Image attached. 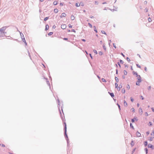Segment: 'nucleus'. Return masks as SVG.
Here are the masks:
<instances>
[{
	"instance_id": "obj_2",
	"label": "nucleus",
	"mask_w": 154,
	"mask_h": 154,
	"mask_svg": "<svg viewBox=\"0 0 154 154\" xmlns=\"http://www.w3.org/2000/svg\"><path fill=\"white\" fill-rule=\"evenodd\" d=\"M6 28L4 27L0 29V32H2L4 34L5 33L4 31H5Z\"/></svg>"
},
{
	"instance_id": "obj_46",
	"label": "nucleus",
	"mask_w": 154,
	"mask_h": 154,
	"mask_svg": "<svg viewBox=\"0 0 154 154\" xmlns=\"http://www.w3.org/2000/svg\"><path fill=\"white\" fill-rule=\"evenodd\" d=\"M63 39L64 40H68V38H63Z\"/></svg>"
},
{
	"instance_id": "obj_6",
	"label": "nucleus",
	"mask_w": 154,
	"mask_h": 154,
	"mask_svg": "<svg viewBox=\"0 0 154 154\" xmlns=\"http://www.w3.org/2000/svg\"><path fill=\"white\" fill-rule=\"evenodd\" d=\"M136 135L137 137H140L141 136L140 133L138 131H137L136 133Z\"/></svg>"
},
{
	"instance_id": "obj_55",
	"label": "nucleus",
	"mask_w": 154,
	"mask_h": 154,
	"mask_svg": "<svg viewBox=\"0 0 154 154\" xmlns=\"http://www.w3.org/2000/svg\"><path fill=\"white\" fill-rule=\"evenodd\" d=\"M82 41H84V42H85V39H82Z\"/></svg>"
},
{
	"instance_id": "obj_59",
	"label": "nucleus",
	"mask_w": 154,
	"mask_h": 154,
	"mask_svg": "<svg viewBox=\"0 0 154 154\" xmlns=\"http://www.w3.org/2000/svg\"><path fill=\"white\" fill-rule=\"evenodd\" d=\"M101 55H102V53L101 52L100 53H99Z\"/></svg>"
},
{
	"instance_id": "obj_36",
	"label": "nucleus",
	"mask_w": 154,
	"mask_h": 154,
	"mask_svg": "<svg viewBox=\"0 0 154 154\" xmlns=\"http://www.w3.org/2000/svg\"><path fill=\"white\" fill-rule=\"evenodd\" d=\"M131 144L132 146H133L134 145V143L133 141H131Z\"/></svg>"
},
{
	"instance_id": "obj_29",
	"label": "nucleus",
	"mask_w": 154,
	"mask_h": 154,
	"mask_svg": "<svg viewBox=\"0 0 154 154\" xmlns=\"http://www.w3.org/2000/svg\"><path fill=\"white\" fill-rule=\"evenodd\" d=\"M53 32H50L48 33V35H52L53 34Z\"/></svg>"
},
{
	"instance_id": "obj_7",
	"label": "nucleus",
	"mask_w": 154,
	"mask_h": 154,
	"mask_svg": "<svg viewBox=\"0 0 154 154\" xmlns=\"http://www.w3.org/2000/svg\"><path fill=\"white\" fill-rule=\"evenodd\" d=\"M64 124L65 125V128H64V129H65V134L66 135V123L65 122L64 123Z\"/></svg>"
},
{
	"instance_id": "obj_19",
	"label": "nucleus",
	"mask_w": 154,
	"mask_h": 154,
	"mask_svg": "<svg viewBox=\"0 0 154 154\" xmlns=\"http://www.w3.org/2000/svg\"><path fill=\"white\" fill-rule=\"evenodd\" d=\"M124 73L125 75H126L127 74V72L125 70H124Z\"/></svg>"
},
{
	"instance_id": "obj_5",
	"label": "nucleus",
	"mask_w": 154,
	"mask_h": 154,
	"mask_svg": "<svg viewBox=\"0 0 154 154\" xmlns=\"http://www.w3.org/2000/svg\"><path fill=\"white\" fill-rule=\"evenodd\" d=\"M66 14L64 13H62L61 15V16H60V17L61 18H62V17H65L66 16Z\"/></svg>"
},
{
	"instance_id": "obj_64",
	"label": "nucleus",
	"mask_w": 154,
	"mask_h": 154,
	"mask_svg": "<svg viewBox=\"0 0 154 154\" xmlns=\"http://www.w3.org/2000/svg\"><path fill=\"white\" fill-rule=\"evenodd\" d=\"M119 88H117V89H118V90H119L120 89V88H119Z\"/></svg>"
},
{
	"instance_id": "obj_24",
	"label": "nucleus",
	"mask_w": 154,
	"mask_h": 154,
	"mask_svg": "<svg viewBox=\"0 0 154 154\" xmlns=\"http://www.w3.org/2000/svg\"><path fill=\"white\" fill-rule=\"evenodd\" d=\"M48 19V17H46L44 19V20L45 21H46Z\"/></svg>"
},
{
	"instance_id": "obj_43",
	"label": "nucleus",
	"mask_w": 154,
	"mask_h": 154,
	"mask_svg": "<svg viewBox=\"0 0 154 154\" xmlns=\"http://www.w3.org/2000/svg\"><path fill=\"white\" fill-rule=\"evenodd\" d=\"M69 28H72V26L70 24H69Z\"/></svg>"
},
{
	"instance_id": "obj_50",
	"label": "nucleus",
	"mask_w": 154,
	"mask_h": 154,
	"mask_svg": "<svg viewBox=\"0 0 154 154\" xmlns=\"http://www.w3.org/2000/svg\"><path fill=\"white\" fill-rule=\"evenodd\" d=\"M56 26H55V25H54L53 26V28H54L55 29V28H56Z\"/></svg>"
},
{
	"instance_id": "obj_11",
	"label": "nucleus",
	"mask_w": 154,
	"mask_h": 154,
	"mask_svg": "<svg viewBox=\"0 0 154 154\" xmlns=\"http://www.w3.org/2000/svg\"><path fill=\"white\" fill-rule=\"evenodd\" d=\"M124 104L125 106H127L128 105V104L125 101H124Z\"/></svg>"
},
{
	"instance_id": "obj_10",
	"label": "nucleus",
	"mask_w": 154,
	"mask_h": 154,
	"mask_svg": "<svg viewBox=\"0 0 154 154\" xmlns=\"http://www.w3.org/2000/svg\"><path fill=\"white\" fill-rule=\"evenodd\" d=\"M135 120L136 121H137V119L136 118H134V119H132V120H131L132 122H134L135 121Z\"/></svg>"
},
{
	"instance_id": "obj_38",
	"label": "nucleus",
	"mask_w": 154,
	"mask_h": 154,
	"mask_svg": "<svg viewBox=\"0 0 154 154\" xmlns=\"http://www.w3.org/2000/svg\"><path fill=\"white\" fill-rule=\"evenodd\" d=\"M140 98H141V99H142V100H143V99H144V98H143V97L142 96H140Z\"/></svg>"
},
{
	"instance_id": "obj_9",
	"label": "nucleus",
	"mask_w": 154,
	"mask_h": 154,
	"mask_svg": "<svg viewBox=\"0 0 154 154\" xmlns=\"http://www.w3.org/2000/svg\"><path fill=\"white\" fill-rule=\"evenodd\" d=\"M49 26L48 25H46L45 26V30H48L49 29Z\"/></svg>"
},
{
	"instance_id": "obj_15",
	"label": "nucleus",
	"mask_w": 154,
	"mask_h": 154,
	"mask_svg": "<svg viewBox=\"0 0 154 154\" xmlns=\"http://www.w3.org/2000/svg\"><path fill=\"white\" fill-rule=\"evenodd\" d=\"M58 3V2L57 1H55L53 2V4L54 5H57Z\"/></svg>"
},
{
	"instance_id": "obj_17",
	"label": "nucleus",
	"mask_w": 154,
	"mask_h": 154,
	"mask_svg": "<svg viewBox=\"0 0 154 154\" xmlns=\"http://www.w3.org/2000/svg\"><path fill=\"white\" fill-rule=\"evenodd\" d=\"M140 82H139V81H137L136 83V85H139L140 83Z\"/></svg>"
},
{
	"instance_id": "obj_18",
	"label": "nucleus",
	"mask_w": 154,
	"mask_h": 154,
	"mask_svg": "<svg viewBox=\"0 0 154 154\" xmlns=\"http://www.w3.org/2000/svg\"><path fill=\"white\" fill-rule=\"evenodd\" d=\"M94 31H95V32H96V33H97V31L96 29V27L95 26H94Z\"/></svg>"
},
{
	"instance_id": "obj_14",
	"label": "nucleus",
	"mask_w": 154,
	"mask_h": 154,
	"mask_svg": "<svg viewBox=\"0 0 154 154\" xmlns=\"http://www.w3.org/2000/svg\"><path fill=\"white\" fill-rule=\"evenodd\" d=\"M71 19L72 20H73L75 19V17L74 16L72 15L71 17Z\"/></svg>"
},
{
	"instance_id": "obj_20",
	"label": "nucleus",
	"mask_w": 154,
	"mask_h": 154,
	"mask_svg": "<svg viewBox=\"0 0 154 154\" xmlns=\"http://www.w3.org/2000/svg\"><path fill=\"white\" fill-rule=\"evenodd\" d=\"M88 24L90 28H92V25L90 23H88Z\"/></svg>"
},
{
	"instance_id": "obj_1",
	"label": "nucleus",
	"mask_w": 154,
	"mask_h": 154,
	"mask_svg": "<svg viewBox=\"0 0 154 154\" xmlns=\"http://www.w3.org/2000/svg\"><path fill=\"white\" fill-rule=\"evenodd\" d=\"M151 136L149 137V140L150 141H151L152 140L153 138H154V131H153L152 132L151 134Z\"/></svg>"
},
{
	"instance_id": "obj_39",
	"label": "nucleus",
	"mask_w": 154,
	"mask_h": 154,
	"mask_svg": "<svg viewBox=\"0 0 154 154\" xmlns=\"http://www.w3.org/2000/svg\"><path fill=\"white\" fill-rule=\"evenodd\" d=\"M115 85L116 88H117V86H118V84L117 83H115Z\"/></svg>"
},
{
	"instance_id": "obj_42",
	"label": "nucleus",
	"mask_w": 154,
	"mask_h": 154,
	"mask_svg": "<svg viewBox=\"0 0 154 154\" xmlns=\"http://www.w3.org/2000/svg\"><path fill=\"white\" fill-rule=\"evenodd\" d=\"M149 126H151L152 125V123L151 122H149Z\"/></svg>"
},
{
	"instance_id": "obj_63",
	"label": "nucleus",
	"mask_w": 154,
	"mask_h": 154,
	"mask_svg": "<svg viewBox=\"0 0 154 154\" xmlns=\"http://www.w3.org/2000/svg\"><path fill=\"white\" fill-rule=\"evenodd\" d=\"M68 32H70V30H69L68 31Z\"/></svg>"
},
{
	"instance_id": "obj_16",
	"label": "nucleus",
	"mask_w": 154,
	"mask_h": 154,
	"mask_svg": "<svg viewBox=\"0 0 154 154\" xmlns=\"http://www.w3.org/2000/svg\"><path fill=\"white\" fill-rule=\"evenodd\" d=\"M139 112L141 113V114H142V110L141 108H140L139 109Z\"/></svg>"
},
{
	"instance_id": "obj_56",
	"label": "nucleus",
	"mask_w": 154,
	"mask_h": 154,
	"mask_svg": "<svg viewBox=\"0 0 154 154\" xmlns=\"http://www.w3.org/2000/svg\"><path fill=\"white\" fill-rule=\"evenodd\" d=\"M118 107H119V109H120V106L119 105V104H118Z\"/></svg>"
},
{
	"instance_id": "obj_8",
	"label": "nucleus",
	"mask_w": 154,
	"mask_h": 154,
	"mask_svg": "<svg viewBox=\"0 0 154 154\" xmlns=\"http://www.w3.org/2000/svg\"><path fill=\"white\" fill-rule=\"evenodd\" d=\"M54 12L55 13H57L58 12V10L57 8H55L54 10Z\"/></svg>"
},
{
	"instance_id": "obj_45",
	"label": "nucleus",
	"mask_w": 154,
	"mask_h": 154,
	"mask_svg": "<svg viewBox=\"0 0 154 154\" xmlns=\"http://www.w3.org/2000/svg\"><path fill=\"white\" fill-rule=\"evenodd\" d=\"M95 4L98 5V2L97 1H95Z\"/></svg>"
},
{
	"instance_id": "obj_21",
	"label": "nucleus",
	"mask_w": 154,
	"mask_h": 154,
	"mask_svg": "<svg viewBox=\"0 0 154 154\" xmlns=\"http://www.w3.org/2000/svg\"><path fill=\"white\" fill-rule=\"evenodd\" d=\"M110 94L112 97H114V95L113 93H110Z\"/></svg>"
},
{
	"instance_id": "obj_48",
	"label": "nucleus",
	"mask_w": 154,
	"mask_h": 154,
	"mask_svg": "<svg viewBox=\"0 0 154 154\" xmlns=\"http://www.w3.org/2000/svg\"><path fill=\"white\" fill-rule=\"evenodd\" d=\"M75 5L76 7H79V5L77 3Z\"/></svg>"
},
{
	"instance_id": "obj_61",
	"label": "nucleus",
	"mask_w": 154,
	"mask_h": 154,
	"mask_svg": "<svg viewBox=\"0 0 154 154\" xmlns=\"http://www.w3.org/2000/svg\"><path fill=\"white\" fill-rule=\"evenodd\" d=\"M125 90H124V91H123V93H125Z\"/></svg>"
},
{
	"instance_id": "obj_32",
	"label": "nucleus",
	"mask_w": 154,
	"mask_h": 154,
	"mask_svg": "<svg viewBox=\"0 0 154 154\" xmlns=\"http://www.w3.org/2000/svg\"><path fill=\"white\" fill-rule=\"evenodd\" d=\"M130 127L132 128H134V127L132 125V124L131 123H130Z\"/></svg>"
},
{
	"instance_id": "obj_52",
	"label": "nucleus",
	"mask_w": 154,
	"mask_h": 154,
	"mask_svg": "<svg viewBox=\"0 0 154 154\" xmlns=\"http://www.w3.org/2000/svg\"><path fill=\"white\" fill-rule=\"evenodd\" d=\"M120 62L122 63H123V61L122 60H120Z\"/></svg>"
},
{
	"instance_id": "obj_58",
	"label": "nucleus",
	"mask_w": 154,
	"mask_h": 154,
	"mask_svg": "<svg viewBox=\"0 0 154 154\" xmlns=\"http://www.w3.org/2000/svg\"><path fill=\"white\" fill-rule=\"evenodd\" d=\"M121 54H122V55L123 57H125L124 55L123 54V53H121Z\"/></svg>"
},
{
	"instance_id": "obj_30",
	"label": "nucleus",
	"mask_w": 154,
	"mask_h": 154,
	"mask_svg": "<svg viewBox=\"0 0 154 154\" xmlns=\"http://www.w3.org/2000/svg\"><path fill=\"white\" fill-rule=\"evenodd\" d=\"M130 86L129 85H127V88L128 89H130Z\"/></svg>"
},
{
	"instance_id": "obj_40",
	"label": "nucleus",
	"mask_w": 154,
	"mask_h": 154,
	"mask_svg": "<svg viewBox=\"0 0 154 154\" xmlns=\"http://www.w3.org/2000/svg\"><path fill=\"white\" fill-rule=\"evenodd\" d=\"M131 100L132 102H133V101H134V99H133L132 97L131 98Z\"/></svg>"
},
{
	"instance_id": "obj_28",
	"label": "nucleus",
	"mask_w": 154,
	"mask_h": 154,
	"mask_svg": "<svg viewBox=\"0 0 154 154\" xmlns=\"http://www.w3.org/2000/svg\"><path fill=\"white\" fill-rule=\"evenodd\" d=\"M136 66H137V67H138V68H141V66H140V65H139V64H136Z\"/></svg>"
},
{
	"instance_id": "obj_26",
	"label": "nucleus",
	"mask_w": 154,
	"mask_h": 154,
	"mask_svg": "<svg viewBox=\"0 0 154 154\" xmlns=\"http://www.w3.org/2000/svg\"><path fill=\"white\" fill-rule=\"evenodd\" d=\"M127 60L128 61V62H130V59L128 57H127Z\"/></svg>"
},
{
	"instance_id": "obj_37",
	"label": "nucleus",
	"mask_w": 154,
	"mask_h": 154,
	"mask_svg": "<svg viewBox=\"0 0 154 154\" xmlns=\"http://www.w3.org/2000/svg\"><path fill=\"white\" fill-rule=\"evenodd\" d=\"M94 53H95L96 54H97V52L96 50H94Z\"/></svg>"
},
{
	"instance_id": "obj_13",
	"label": "nucleus",
	"mask_w": 154,
	"mask_h": 154,
	"mask_svg": "<svg viewBox=\"0 0 154 154\" xmlns=\"http://www.w3.org/2000/svg\"><path fill=\"white\" fill-rule=\"evenodd\" d=\"M133 73L134 75H137H137H138V74L136 72H135V71H133Z\"/></svg>"
},
{
	"instance_id": "obj_22",
	"label": "nucleus",
	"mask_w": 154,
	"mask_h": 154,
	"mask_svg": "<svg viewBox=\"0 0 154 154\" xmlns=\"http://www.w3.org/2000/svg\"><path fill=\"white\" fill-rule=\"evenodd\" d=\"M102 80L103 82H106V80L104 78L102 79Z\"/></svg>"
},
{
	"instance_id": "obj_12",
	"label": "nucleus",
	"mask_w": 154,
	"mask_h": 154,
	"mask_svg": "<svg viewBox=\"0 0 154 154\" xmlns=\"http://www.w3.org/2000/svg\"><path fill=\"white\" fill-rule=\"evenodd\" d=\"M23 41L25 43V45H27V43L26 41V40L25 39V38H24L23 39Z\"/></svg>"
},
{
	"instance_id": "obj_53",
	"label": "nucleus",
	"mask_w": 154,
	"mask_h": 154,
	"mask_svg": "<svg viewBox=\"0 0 154 154\" xmlns=\"http://www.w3.org/2000/svg\"><path fill=\"white\" fill-rule=\"evenodd\" d=\"M89 55H90V57H91V58H92V56H91V54H89Z\"/></svg>"
},
{
	"instance_id": "obj_44",
	"label": "nucleus",
	"mask_w": 154,
	"mask_h": 154,
	"mask_svg": "<svg viewBox=\"0 0 154 154\" xmlns=\"http://www.w3.org/2000/svg\"><path fill=\"white\" fill-rule=\"evenodd\" d=\"M145 116H148V113H147V112H146L145 113Z\"/></svg>"
},
{
	"instance_id": "obj_34",
	"label": "nucleus",
	"mask_w": 154,
	"mask_h": 154,
	"mask_svg": "<svg viewBox=\"0 0 154 154\" xmlns=\"http://www.w3.org/2000/svg\"><path fill=\"white\" fill-rule=\"evenodd\" d=\"M131 110H132V111L134 112H135V109L134 108H132L131 109Z\"/></svg>"
},
{
	"instance_id": "obj_41",
	"label": "nucleus",
	"mask_w": 154,
	"mask_h": 154,
	"mask_svg": "<svg viewBox=\"0 0 154 154\" xmlns=\"http://www.w3.org/2000/svg\"><path fill=\"white\" fill-rule=\"evenodd\" d=\"M145 70L146 72H147V68L146 67H145Z\"/></svg>"
},
{
	"instance_id": "obj_47",
	"label": "nucleus",
	"mask_w": 154,
	"mask_h": 154,
	"mask_svg": "<svg viewBox=\"0 0 154 154\" xmlns=\"http://www.w3.org/2000/svg\"><path fill=\"white\" fill-rule=\"evenodd\" d=\"M72 31L73 32H75V30L74 29H72Z\"/></svg>"
},
{
	"instance_id": "obj_54",
	"label": "nucleus",
	"mask_w": 154,
	"mask_h": 154,
	"mask_svg": "<svg viewBox=\"0 0 154 154\" xmlns=\"http://www.w3.org/2000/svg\"><path fill=\"white\" fill-rule=\"evenodd\" d=\"M146 149V153H147V151H148V150H147V149L146 148V149Z\"/></svg>"
},
{
	"instance_id": "obj_23",
	"label": "nucleus",
	"mask_w": 154,
	"mask_h": 154,
	"mask_svg": "<svg viewBox=\"0 0 154 154\" xmlns=\"http://www.w3.org/2000/svg\"><path fill=\"white\" fill-rule=\"evenodd\" d=\"M148 20L149 22H151L152 21V20L150 17H149L148 18Z\"/></svg>"
},
{
	"instance_id": "obj_31",
	"label": "nucleus",
	"mask_w": 154,
	"mask_h": 154,
	"mask_svg": "<svg viewBox=\"0 0 154 154\" xmlns=\"http://www.w3.org/2000/svg\"><path fill=\"white\" fill-rule=\"evenodd\" d=\"M113 47L115 48H116V44L115 43H113Z\"/></svg>"
},
{
	"instance_id": "obj_25",
	"label": "nucleus",
	"mask_w": 154,
	"mask_h": 154,
	"mask_svg": "<svg viewBox=\"0 0 154 154\" xmlns=\"http://www.w3.org/2000/svg\"><path fill=\"white\" fill-rule=\"evenodd\" d=\"M152 145L151 144H149V147L150 148H152Z\"/></svg>"
},
{
	"instance_id": "obj_3",
	"label": "nucleus",
	"mask_w": 154,
	"mask_h": 154,
	"mask_svg": "<svg viewBox=\"0 0 154 154\" xmlns=\"http://www.w3.org/2000/svg\"><path fill=\"white\" fill-rule=\"evenodd\" d=\"M66 24H63L61 26V28L63 29H65L66 28Z\"/></svg>"
},
{
	"instance_id": "obj_35",
	"label": "nucleus",
	"mask_w": 154,
	"mask_h": 154,
	"mask_svg": "<svg viewBox=\"0 0 154 154\" xmlns=\"http://www.w3.org/2000/svg\"><path fill=\"white\" fill-rule=\"evenodd\" d=\"M103 48L106 51V47L104 46V45H103Z\"/></svg>"
},
{
	"instance_id": "obj_62",
	"label": "nucleus",
	"mask_w": 154,
	"mask_h": 154,
	"mask_svg": "<svg viewBox=\"0 0 154 154\" xmlns=\"http://www.w3.org/2000/svg\"><path fill=\"white\" fill-rule=\"evenodd\" d=\"M42 2L44 0H40Z\"/></svg>"
},
{
	"instance_id": "obj_33",
	"label": "nucleus",
	"mask_w": 154,
	"mask_h": 154,
	"mask_svg": "<svg viewBox=\"0 0 154 154\" xmlns=\"http://www.w3.org/2000/svg\"><path fill=\"white\" fill-rule=\"evenodd\" d=\"M151 87L150 86H149L147 88H148V89L149 90H150V89H151Z\"/></svg>"
},
{
	"instance_id": "obj_4",
	"label": "nucleus",
	"mask_w": 154,
	"mask_h": 154,
	"mask_svg": "<svg viewBox=\"0 0 154 154\" xmlns=\"http://www.w3.org/2000/svg\"><path fill=\"white\" fill-rule=\"evenodd\" d=\"M137 79L138 81L139 82H141V77L140 75H137Z\"/></svg>"
},
{
	"instance_id": "obj_49",
	"label": "nucleus",
	"mask_w": 154,
	"mask_h": 154,
	"mask_svg": "<svg viewBox=\"0 0 154 154\" xmlns=\"http://www.w3.org/2000/svg\"><path fill=\"white\" fill-rule=\"evenodd\" d=\"M151 109L153 112H154V108H152Z\"/></svg>"
},
{
	"instance_id": "obj_27",
	"label": "nucleus",
	"mask_w": 154,
	"mask_h": 154,
	"mask_svg": "<svg viewBox=\"0 0 154 154\" xmlns=\"http://www.w3.org/2000/svg\"><path fill=\"white\" fill-rule=\"evenodd\" d=\"M101 32L102 34H106V33H105V32L104 31H102Z\"/></svg>"
},
{
	"instance_id": "obj_57",
	"label": "nucleus",
	"mask_w": 154,
	"mask_h": 154,
	"mask_svg": "<svg viewBox=\"0 0 154 154\" xmlns=\"http://www.w3.org/2000/svg\"><path fill=\"white\" fill-rule=\"evenodd\" d=\"M60 5L61 6H62L63 5V4L62 3H60Z\"/></svg>"
},
{
	"instance_id": "obj_51",
	"label": "nucleus",
	"mask_w": 154,
	"mask_h": 154,
	"mask_svg": "<svg viewBox=\"0 0 154 154\" xmlns=\"http://www.w3.org/2000/svg\"><path fill=\"white\" fill-rule=\"evenodd\" d=\"M146 134H147V135H148L149 134V132H146Z\"/></svg>"
},
{
	"instance_id": "obj_60",
	"label": "nucleus",
	"mask_w": 154,
	"mask_h": 154,
	"mask_svg": "<svg viewBox=\"0 0 154 154\" xmlns=\"http://www.w3.org/2000/svg\"><path fill=\"white\" fill-rule=\"evenodd\" d=\"M93 17H93V16H91L90 17V18H93Z\"/></svg>"
}]
</instances>
